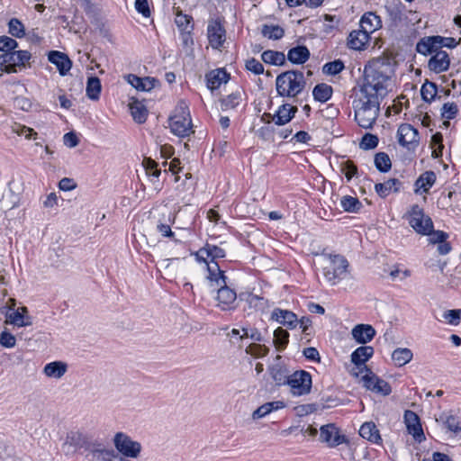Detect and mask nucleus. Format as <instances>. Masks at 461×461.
Here are the masks:
<instances>
[{
  "mask_svg": "<svg viewBox=\"0 0 461 461\" xmlns=\"http://www.w3.org/2000/svg\"><path fill=\"white\" fill-rule=\"evenodd\" d=\"M49 60L55 64L57 68L59 69L60 75L65 76L72 67V62L68 59V57L57 50L50 51L49 54Z\"/></svg>",
  "mask_w": 461,
  "mask_h": 461,
  "instance_id": "23",
  "label": "nucleus"
},
{
  "mask_svg": "<svg viewBox=\"0 0 461 461\" xmlns=\"http://www.w3.org/2000/svg\"><path fill=\"white\" fill-rule=\"evenodd\" d=\"M387 12L394 24H398L407 18L405 14V7L402 4L388 7Z\"/></svg>",
  "mask_w": 461,
  "mask_h": 461,
  "instance_id": "41",
  "label": "nucleus"
},
{
  "mask_svg": "<svg viewBox=\"0 0 461 461\" xmlns=\"http://www.w3.org/2000/svg\"><path fill=\"white\" fill-rule=\"evenodd\" d=\"M207 37L212 49L219 50L222 47L226 41V31L220 19L209 21Z\"/></svg>",
  "mask_w": 461,
  "mask_h": 461,
  "instance_id": "10",
  "label": "nucleus"
},
{
  "mask_svg": "<svg viewBox=\"0 0 461 461\" xmlns=\"http://www.w3.org/2000/svg\"><path fill=\"white\" fill-rule=\"evenodd\" d=\"M169 126L178 137H187L194 132L189 108L184 101L178 103L175 114L170 117Z\"/></svg>",
  "mask_w": 461,
  "mask_h": 461,
  "instance_id": "4",
  "label": "nucleus"
},
{
  "mask_svg": "<svg viewBox=\"0 0 461 461\" xmlns=\"http://www.w3.org/2000/svg\"><path fill=\"white\" fill-rule=\"evenodd\" d=\"M359 435L368 441L380 445L382 443V438L377 429L375 424L374 422H366L364 423L359 429Z\"/></svg>",
  "mask_w": 461,
  "mask_h": 461,
  "instance_id": "29",
  "label": "nucleus"
},
{
  "mask_svg": "<svg viewBox=\"0 0 461 461\" xmlns=\"http://www.w3.org/2000/svg\"><path fill=\"white\" fill-rule=\"evenodd\" d=\"M438 41L441 40V36H432L421 39L416 45V50L423 55H429L437 51L438 46Z\"/></svg>",
  "mask_w": 461,
  "mask_h": 461,
  "instance_id": "27",
  "label": "nucleus"
},
{
  "mask_svg": "<svg viewBox=\"0 0 461 461\" xmlns=\"http://www.w3.org/2000/svg\"><path fill=\"white\" fill-rule=\"evenodd\" d=\"M324 258L322 274L331 285L339 283L347 274L349 264L346 258L339 254L321 252Z\"/></svg>",
  "mask_w": 461,
  "mask_h": 461,
  "instance_id": "3",
  "label": "nucleus"
},
{
  "mask_svg": "<svg viewBox=\"0 0 461 461\" xmlns=\"http://www.w3.org/2000/svg\"><path fill=\"white\" fill-rule=\"evenodd\" d=\"M192 16L184 14L181 11H177L176 14L175 23L178 29L182 32L191 31L193 25H191Z\"/></svg>",
  "mask_w": 461,
  "mask_h": 461,
  "instance_id": "45",
  "label": "nucleus"
},
{
  "mask_svg": "<svg viewBox=\"0 0 461 461\" xmlns=\"http://www.w3.org/2000/svg\"><path fill=\"white\" fill-rule=\"evenodd\" d=\"M113 444L116 449L126 457L137 458L141 452L140 443L132 440L123 432H117L115 434Z\"/></svg>",
  "mask_w": 461,
  "mask_h": 461,
  "instance_id": "8",
  "label": "nucleus"
},
{
  "mask_svg": "<svg viewBox=\"0 0 461 461\" xmlns=\"http://www.w3.org/2000/svg\"><path fill=\"white\" fill-rule=\"evenodd\" d=\"M408 221L415 231L422 235L429 234L433 229L431 219L425 215L423 210L417 204L411 207Z\"/></svg>",
  "mask_w": 461,
  "mask_h": 461,
  "instance_id": "7",
  "label": "nucleus"
},
{
  "mask_svg": "<svg viewBox=\"0 0 461 461\" xmlns=\"http://www.w3.org/2000/svg\"><path fill=\"white\" fill-rule=\"evenodd\" d=\"M363 368L365 369L366 374L362 376V382L367 390L383 395H389L391 393V386L386 381L377 376L366 366Z\"/></svg>",
  "mask_w": 461,
  "mask_h": 461,
  "instance_id": "9",
  "label": "nucleus"
},
{
  "mask_svg": "<svg viewBox=\"0 0 461 461\" xmlns=\"http://www.w3.org/2000/svg\"><path fill=\"white\" fill-rule=\"evenodd\" d=\"M378 138L376 135L366 133L360 142V148L363 149H372L378 145Z\"/></svg>",
  "mask_w": 461,
  "mask_h": 461,
  "instance_id": "53",
  "label": "nucleus"
},
{
  "mask_svg": "<svg viewBox=\"0 0 461 461\" xmlns=\"http://www.w3.org/2000/svg\"><path fill=\"white\" fill-rule=\"evenodd\" d=\"M288 341L289 333L285 330L279 327L274 331V344L277 350H284L286 348Z\"/></svg>",
  "mask_w": 461,
  "mask_h": 461,
  "instance_id": "43",
  "label": "nucleus"
},
{
  "mask_svg": "<svg viewBox=\"0 0 461 461\" xmlns=\"http://www.w3.org/2000/svg\"><path fill=\"white\" fill-rule=\"evenodd\" d=\"M129 106L135 122L138 123H143L147 120L148 111L141 103L135 100L131 102Z\"/></svg>",
  "mask_w": 461,
  "mask_h": 461,
  "instance_id": "37",
  "label": "nucleus"
},
{
  "mask_svg": "<svg viewBox=\"0 0 461 461\" xmlns=\"http://www.w3.org/2000/svg\"><path fill=\"white\" fill-rule=\"evenodd\" d=\"M390 83L391 77L377 69L365 71L364 83L353 101L355 120L361 128L371 129L375 123Z\"/></svg>",
  "mask_w": 461,
  "mask_h": 461,
  "instance_id": "1",
  "label": "nucleus"
},
{
  "mask_svg": "<svg viewBox=\"0 0 461 461\" xmlns=\"http://www.w3.org/2000/svg\"><path fill=\"white\" fill-rule=\"evenodd\" d=\"M413 354L411 349L406 348H398L393 350L392 359L398 366H402L412 359Z\"/></svg>",
  "mask_w": 461,
  "mask_h": 461,
  "instance_id": "34",
  "label": "nucleus"
},
{
  "mask_svg": "<svg viewBox=\"0 0 461 461\" xmlns=\"http://www.w3.org/2000/svg\"><path fill=\"white\" fill-rule=\"evenodd\" d=\"M135 8L144 17L150 16V10H149L148 0H136Z\"/></svg>",
  "mask_w": 461,
  "mask_h": 461,
  "instance_id": "62",
  "label": "nucleus"
},
{
  "mask_svg": "<svg viewBox=\"0 0 461 461\" xmlns=\"http://www.w3.org/2000/svg\"><path fill=\"white\" fill-rule=\"evenodd\" d=\"M205 78L208 88L212 91L218 89L222 84H226L230 75L224 68H217L206 74Z\"/></svg>",
  "mask_w": 461,
  "mask_h": 461,
  "instance_id": "22",
  "label": "nucleus"
},
{
  "mask_svg": "<svg viewBox=\"0 0 461 461\" xmlns=\"http://www.w3.org/2000/svg\"><path fill=\"white\" fill-rule=\"evenodd\" d=\"M296 412L300 416L311 414L317 411V405L315 403H306L299 405L295 408Z\"/></svg>",
  "mask_w": 461,
  "mask_h": 461,
  "instance_id": "60",
  "label": "nucleus"
},
{
  "mask_svg": "<svg viewBox=\"0 0 461 461\" xmlns=\"http://www.w3.org/2000/svg\"><path fill=\"white\" fill-rule=\"evenodd\" d=\"M351 334L357 342L366 344L375 336V330L368 324H357L352 329Z\"/></svg>",
  "mask_w": 461,
  "mask_h": 461,
  "instance_id": "19",
  "label": "nucleus"
},
{
  "mask_svg": "<svg viewBox=\"0 0 461 461\" xmlns=\"http://www.w3.org/2000/svg\"><path fill=\"white\" fill-rule=\"evenodd\" d=\"M340 205L348 212H357L362 208L361 202L350 195H345L340 200Z\"/></svg>",
  "mask_w": 461,
  "mask_h": 461,
  "instance_id": "40",
  "label": "nucleus"
},
{
  "mask_svg": "<svg viewBox=\"0 0 461 461\" xmlns=\"http://www.w3.org/2000/svg\"><path fill=\"white\" fill-rule=\"evenodd\" d=\"M304 75L300 70H288L276 77V87L280 96L295 97L304 89Z\"/></svg>",
  "mask_w": 461,
  "mask_h": 461,
  "instance_id": "2",
  "label": "nucleus"
},
{
  "mask_svg": "<svg viewBox=\"0 0 461 461\" xmlns=\"http://www.w3.org/2000/svg\"><path fill=\"white\" fill-rule=\"evenodd\" d=\"M207 279L211 283H215L216 286L227 284V277L224 276V272L221 270L218 263L207 264Z\"/></svg>",
  "mask_w": 461,
  "mask_h": 461,
  "instance_id": "32",
  "label": "nucleus"
},
{
  "mask_svg": "<svg viewBox=\"0 0 461 461\" xmlns=\"http://www.w3.org/2000/svg\"><path fill=\"white\" fill-rule=\"evenodd\" d=\"M437 421L443 423L445 428L455 435L461 432V421L459 417L453 414L442 413Z\"/></svg>",
  "mask_w": 461,
  "mask_h": 461,
  "instance_id": "31",
  "label": "nucleus"
},
{
  "mask_svg": "<svg viewBox=\"0 0 461 461\" xmlns=\"http://www.w3.org/2000/svg\"><path fill=\"white\" fill-rule=\"evenodd\" d=\"M438 93L437 85L433 82H425L420 89V95L422 99L427 103H431Z\"/></svg>",
  "mask_w": 461,
  "mask_h": 461,
  "instance_id": "44",
  "label": "nucleus"
},
{
  "mask_svg": "<svg viewBox=\"0 0 461 461\" xmlns=\"http://www.w3.org/2000/svg\"><path fill=\"white\" fill-rule=\"evenodd\" d=\"M458 113V106L455 103H446L441 109V116L447 120L454 119Z\"/></svg>",
  "mask_w": 461,
  "mask_h": 461,
  "instance_id": "52",
  "label": "nucleus"
},
{
  "mask_svg": "<svg viewBox=\"0 0 461 461\" xmlns=\"http://www.w3.org/2000/svg\"><path fill=\"white\" fill-rule=\"evenodd\" d=\"M261 59L265 63L275 66H281L285 62V56L283 52L271 50L264 51Z\"/></svg>",
  "mask_w": 461,
  "mask_h": 461,
  "instance_id": "35",
  "label": "nucleus"
},
{
  "mask_svg": "<svg viewBox=\"0 0 461 461\" xmlns=\"http://www.w3.org/2000/svg\"><path fill=\"white\" fill-rule=\"evenodd\" d=\"M94 444H92L87 436L80 431H70L67 434L64 447H72L75 449L85 448L90 450Z\"/></svg>",
  "mask_w": 461,
  "mask_h": 461,
  "instance_id": "16",
  "label": "nucleus"
},
{
  "mask_svg": "<svg viewBox=\"0 0 461 461\" xmlns=\"http://www.w3.org/2000/svg\"><path fill=\"white\" fill-rule=\"evenodd\" d=\"M16 344V338L8 330H5L0 333V345L4 348H12Z\"/></svg>",
  "mask_w": 461,
  "mask_h": 461,
  "instance_id": "54",
  "label": "nucleus"
},
{
  "mask_svg": "<svg viewBox=\"0 0 461 461\" xmlns=\"http://www.w3.org/2000/svg\"><path fill=\"white\" fill-rule=\"evenodd\" d=\"M370 39L369 33L362 28L352 31L348 38V48L356 50H364Z\"/></svg>",
  "mask_w": 461,
  "mask_h": 461,
  "instance_id": "21",
  "label": "nucleus"
},
{
  "mask_svg": "<svg viewBox=\"0 0 461 461\" xmlns=\"http://www.w3.org/2000/svg\"><path fill=\"white\" fill-rule=\"evenodd\" d=\"M32 55L27 50H13L0 55V70L5 73H16L17 68H25Z\"/></svg>",
  "mask_w": 461,
  "mask_h": 461,
  "instance_id": "5",
  "label": "nucleus"
},
{
  "mask_svg": "<svg viewBox=\"0 0 461 461\" xmlns=\"http://www.w3.org/2000/svg\"><path fill=\"white\" fill-rule=\"evenodd\" d=\"M216 300L217 306L222 311L236 309L237 294L227 284L219 286Z\"/></svg>",
  "mask_w": 461,
  "mask_h": 461,
  "instance_id": "12",
  "label": "nucleus"
},
{
  "mask_svg": "<svg viewBox=\"0 0 461 461\" xmlns=\"http://www.w3.org/2000/svg\"><path fill=\"white\" fill-rule=\"evenodd\" d=\"M374 348L371 346H361L351 354V362L359 369L358 373H363L366 362L374 355Z\"/></svg>",
  "mask_w": 461,
  "mask_h": 461,
  "instance_id": "18",
  "label": "nucleus"
},
{
  "mask_svg": "<svg viewBox=\"0 0 461 461\" xmlns=\"http://www.w3.org/2000/svg\"><path fill=\"white\" fill-rule=\"evenodd\" d=\"M360 27L370 34L382 27L381 18L375 13H366L360 20Z\"/></svg>",
  "mask_w": 461,
  "mask_h": 461,
  "instance_id": "26",
  "label": "nucleus"
},
{
  "mask_svg": "<svg viewBox=\"0 0 461 461\" xmlns=\"http://www.w3.org/2000/svg\"><path fill=\"white\" fill-rule=\"evenodd\" d=\"M271 320L286 326L288 329H294L298 324V318L295 313L288 310L276 308L271 314Z\"/></svg>",
  "mask_w": 461,
  "mask_h": 461,
  "instance_id": "17",
  "label": "nucleus"
},
{
  "mask_svg": "<svg viewBox=\"0 0 461 461\" xmlns=\"http://www.w3.org/2000/svg\"><path fill=\"white\" fill-rule=\"evenodd\" d=\"M450 66L448 54L444 50H437L429 59L428 67L429 70L439 74L447 71Z\"/></svg>",
  "mask_w": 461,
  "mask_h": 461,
  "instance_id": "15",
  "label": "nucleus"
},
{
  "mask_svg": "<svg viewBox=\"0 0 461 461\" xmlns=\"http://www.w3.org/2000/svg\"><path fill=\"white\" fill-rule=\"evenodd\" d=\"M404 421L408 429V432L413 436L415 440L421 442L425 439V435L420 424L419 416L412 411H405Z\"/></svg>",
  "mask_w": 461,
  "mask_h": 461,
  "instance_id": "14",
  "label": "nucleus"
},
{
  "mask_svg": "<svg viewBox=\"0 0 461 461\" xmlns=\"http://www.w3.org/2000/svg\"><path fill=\"white\" fill-rule=\"evenodd\" d=\"M101 82L96 77H91L86 84V95L91 100H98L101 93Z\"/></svg>",
  "mask_w": 461,
  "mask_h": 461,
  "instance_id": "39",
  "label": "nucleus"
},
{
  "mask_svg": "<svg viewBox=\"0 0 461 461\" xmlns=\"http://www.w3.org/2000/svg\"><path fill=\"white\" fill-rule=\"evenodd\" d=\"M205 246L211 264L217 263L216 259L223 258L226 255L224 249L218 246L209 243H206Z\"/></svg>",
  "mask_w": 461,
  "mask_h": 461,
  "instance_id": "49",
  "label": "nucleus"
},
{
  "mask_svg": "<svg viewBox=\"0 0 461 461\" xmlns=\"http://www.w3.org/2000/svg\"><path fill=\"white\" fill-rule=\"evenodd\" d=\"M272 405L268 404V402L259 406L257 410H255L252 413V418L254 420L261 419L266 415L271 412Z\"/></svg>",
  "mask_w": 461,
  "mask_h": 461,
  "instance_id": "61",
  "label": "nucleus"
},
{
  "mask_svg": "<svg viewBox=\"0 0 461 461\" xmlns=\"http://www.w3.org/2000/svg\"><path fill=\"white\" fill-rule=\"evenodd\" d=\"M298 109L289 104H282L276 113L273 114L272 121L276 125H285L288 123L295 115Z\"/></svg>",
  "mask_w": 461,
  "mask_h": 461,
  "instance_id": "20",
  "label": "nucleus"
},
{
  "mask_svg": "<svg viewBox=\"0 0 461 461\" xmlns=\"http://www.w3.org/2000/svg\"><path fill=\"white\" fill-rule=\"evenodd\" d=\"M89 451L97 461H113V459L115 456L113 449L100 447V445L94 444Z\"/></svg>",
  "mask_w": 461,
  "mask_h": 461,
  "instance_id": "36",
  "label": "nucleus"
},
{
  "mask_svg": "<svg viewBox=\"0 0 461 461\" xmlns=\"http://www.w3.org/2000/svg\"><path fill=\"white\" fill-rule=\"evenodd\" d=\"M263 36L270 40H280L285 35L284 29L279 25L264 24L261 30Z\"/></svg>",
  "mask_w": 461,
  "mask_h": 461,
  "instance_id": "42",
  "label": "nucleus"
},
{
  "mask_svg": "<svg viewBox=\"0 0 461 461\" xmlns=\"http://www.w3.org/2000/svg\"><path fill=\"white\" fill-rule=\"evenodd\" d=\"M310 58V51L305 46H296L288 50L287 59L294 64H303Z\"/></svg>",
  "mask_w": 461,
  "mask_h": 461,
  "instance_id": "30",
  "label": "nucleus"
},
{
  "mask_svg": "<svg viewBox=\"0 0 461 461\" xmlns=\"http://www.w3.org/2000/svg\"><path fill=\"white\" fill-rule=\"evenodd\" d=\"M240 104V95L230 94L221 100L222 109H234Z\"/></svg>",
  "mask_w": 461,
  "mask_h": 461,
  "instance_id": "56",
  "label": "nucleus"
},
{
  "mask_svg": "<svg viewBox=\"0 0 461 461\" xmlns=\"http://www.w3.org/2000/svg\"><path fill=\"white\" fill-rule=\"evenodd\" d=\"M68 371V364L63 361H53L45 365L43 374L49 378L60 379Z\"/></svg>",
  "mask_w": 461,
  "mask_h": 461,
  "instance_id": "25",
  "label": "nucleus"
},
{
  "mask_svg": "<svg viewBox=\"0 0 461 461\" xmlns=\"http://www.w3.org/2000/svg\"><path fill=\"white\" fill-rule=\"evenodd\" d=\"M375 165L379 171L387 172L391 169L392 162L386 153L379 152L375 156Z\"/></svg>",
  "mask_w": 461,
  "mask_h": 461,
  "instance_id": "46",
  "label": "nucleus"
},
{
  "mask_svg": "<svg viewBox=\"0 0 461 461\" xmlns=\"http://www.w3.org/2000/svg\"><path fill=\"white\" fill-rule=\"evenodd\" d=\"M143 166L146 169V172L149 175H151L153 176L158 177L160 175V170L158 169V164L156 161H154L151 158H144L143 160Z\"/></svg>",
  "mask_w": 461,
  "mask_h": 461,
  "instance_id": "58",
  "label": "nucleus"
},
{
  "mask_svg": "<svg viewBox=\"0 0 461 461\" xmlns=\"http://www.w3.org/2000/svg\"><path fill=\"white\" fill-rule=\"evenodd\" d=\"M286 384L290 386V392L293 395H306L312 389V375L304 370L295 371L288 376Z\"/></svg>",
  "mask_w": 461,
  "mask_h": 461,
  "instance_id": "6",
  "label": "nucleus"
},
{
  "mask_svg": "<svg viewBox=\"0 0 461 461\" xmlns=\"http://www.w3.org/2000/svg\"><path fill=\"white\" fill-rule=\"evenodd\" d=\"M270 375L277 385L286 384L289 375H286L285 370L282 366L278 365L272 366L270 368Z\"/></svg>",
  "mask_w": 461,
  "mask_h": 461,
  "instance_id": "47",
  "label": "nucleus"
},
{
  "mask_svg": "<svg viewBox=\"0 0 461 461\" xmlns=\"http://www.w3.org/2000/svg\"><path fill=\"white\" fill-rule=\"evenodd\" d=\"M430 235V241L432 243H443L447 240L448 235L442 231V230H431V232L429 234Z\"/></svg>",
  "mask_w": 461,
  "mask_h": 461,
  "instance_id": "64",
  "label": "nucleus"
},
{
  "mask_svg": "<svg viewBox=\"0 0 461 461\" xmlns=\"http://www.w3.org/2000/svg\"><path fill=\"white\" fill-rule=\"evenodd\" d=\"M340 169L342 173L345 174L348 181H349L357 173V166L350 160L341 162Z\"/></svg>",
  "mask_w": 461,
  "mask_h": 461,
  "instance_id": "55",
  "label": "nucleus"
},
{
  "mask_svg": "<svg viewBox=\"0 0 461 461\" xmlns=\"http://www.w3.org/2000/svg\"><path fill=\"white\" fill-rule=\"evenodd\" d=\"M344 68V64L341 60H334L326 63L322 68V72L326 75H337L341 72Z\"/></svg>",
  "mask_w": 461,
  "mask_h": 461,
  "instance_id": "50",
  "label": "nucleus"
},
{
  "mask_svg": "<svg viewBox=\"0 0 461 461\" xmlns=\"http://www.w3.org/2000/svg\"><path fill=\"white\" fill-rule=\"evenodd\" d=\"M401 187H402V182L399 179L390 178L384 183L375 184V190L380 197L385 198L392 192H394V193L399 192Z\"/></svg>",
  "mask_w": 461,
  "mask_h": 461,
  "instance_id": "24",
  "label": "nucleus"
},
{
  "mask_svg": "<svg viewBox=\"0 0 461 461\" xmlns=\"http://www.w3.org/2000/svg\"><path fill=\"white\" fill-rule=\"evenodd\" d=\"M8 32L11 35L16 38H22L25 34V28L22 22L16 18L10 20L8 23Z\"/></svg>",
  "mask_w": 461,
  "mask_h": 461,
  "instance_id": "48",
  "label": "nucleus"
},
{
  "mask_svg": "<svg viewBox=\"0 0 461 461\" xmlns=\"http://www.w3.org/2000/svg\"><path fill=\"white\" fill-rule=\"evenodd\" d=\"M398 142L401 146L414 149L419 144V131L409 123H402L397 131Z\"/></svg>",
  "mask_w": 461,
  "mask_h": 461,
  "instance_id": "11",
  "label": "nucleus"
},
{
  "mask_svg": "<svg viewBox=\"0 0 461 461\" xmlns=\"http://www.w3.org/2000/svg\"><path fill=\"white\" fill-rule=\"evenodd\" d=\"M6 323L17 327H25L32 325V322L30 316L23 315L19 310H16L6 316Z\"/></svg>",
  "mask_w": 461,
  "mask_h": 461,
  "instance_id": "38",
  "label": "nucleus"
},
{
  "mask_svg": "<svg viewBox=\"0 0 461 461\" xmlns=\"http://www.w3.org/2000/svg\"><path fill=\"white\" fill-rule=\"evenodd\" d=\"M321 439L330 447H334L347 441L346 437L339 433V429L333 424H326L321 427Z\"/></svg>",
  "mask_w": 461,
  "mask_h": 461,
  "instance_id": "13",
  "label": "nucleus"
},
{
  "mask_svg": "<svg viewBox=\"0 0 461 461\" xmlns=\"http://www.w3.org/2000/svg\"><path fill=\"white\" fill-rule=\"evenodd\" d=\"M332 93V86L325 83L316 85L312 90V95L314 99L321 103H325L330 100Z\"/></svg>",
  "mask_w": 461,
  "mask_h": 461,
  "instance_id": "33",
  "label": "nucleus"
},
{
  "mask_svg": "<svg viewBox=\"0 0 461 461\" xmlns=\"http://www.w3.org/2000/svg\"><path fill=\"white\" fill-rule=\"evenodd\" d=\"M14 131L18 135H23L26 139H31L32 137L35 138V136H37V132L34 131L33 129L26 127L24 125L18 124L14 128Z\"/></svg>",
  "mask_w": 461,
  "mask_h": 461,
  "instance_id": "59",
  "label": "nucleus"
},
{
  "mask_svg": "<svg viewBox=\"0 0 461 461\" xmlns=\"http://www.w3.org/2000/svg\"><path fill=\"white\" fill-rule=\"evenodd\" d=\"M443 317L451 325H458L460 322V318L456 310L446 311Z\"/></svg>",
  "mask_w": 461,
  "mask_h": 461,
  "instance_id": "63",
  "label": "nucleus"
},
{
  "mask_svg": "<svg viewBox=\"0 0 461 461\" xmlns=\"http://www.w3.org/2000/svg\"><path fill=\"white\" fill-rule=\"evenodd\" d=\"M437 179L433 171H426L422 173L415 181V193H428L430 187L435 184Z\"/></svg>",
  "mask_w": 461,
  "mask_h": 461,
  "instance_id": "28",
  "label": "nucleus"
},
{
  "mask_svg": "<svg viewBox=\"0 0 461 461\" xmlns=\"http://www.w3.org/2000/svg\"><path fill=\"white\" fill-rule=\"evenodd\" d=\"M18 47V43L13 38L8 36H0V51L7 53L14 50Z\"/></svg>",
  "mask_w": 461,
  "mask_h": 461,
  "instance_id": "51",
  "label": "nucleus"
},
{
  "mask_svg": "<svg viewBox=\"0 0 461 461\" xmlns=\"http://www.w3.org/2000/svg\"><path fill=\"white\" fill-rule=\"evenodd\" d=\"M245 67L249 71H251L255 75H260L264 72V67L261 62L254 58L248 59Z\"/></svg>",
  "mask_w": 461,
  "mask_h": 461,
  "instance_id": "57",
  "label": "nucleus"
}]
</instances>
